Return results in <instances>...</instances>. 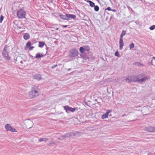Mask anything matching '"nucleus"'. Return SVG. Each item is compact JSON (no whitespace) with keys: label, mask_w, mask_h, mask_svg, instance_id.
<instances>
[{"label":"nucleus","mask_w":155,"mask_h":155,"mask_svg":"<svg viewBox=\"0 0 155 155\" xmlns=\"http://www.w3.org/2000/svg\"><path fill=\"white\" fill-rule=\"evenodd\" d=\"M80 55L81 58L84 60L89 59V58L86 54L85 53L81 54Z\"/></svg>","instance_id":"nucleus-14"},{"label":"nucleus","mask_w":155,"mask_h":155,"mask_svg":"<svg viewBox=\"0 0 155 155\" xmlns=\"http://www.w3.org/2000/svg\"><path fill=\"white\" fill-rule=\"evenodd\" d=\"M87 2L89 4L90 6L91 7H93L95 6V4L94 2L90 0H88Z\"/></svg>","instance_id":"nucleus-20"},{"label":"nucleus","mask_w":155,"mask_h":155,"mask_svg":"<svg viewBox=\"0 0 155 155\" xmlns=\"http://www.w3.org/2000/svg\"><path fill=\"white\" fill-rule=\"evenodd\" d=\"M38 88L36 86L33 87L29 92V96L31 98H35L39 95Z\"/></svg>","instance_id":"nucleus-2"},{"label":"nucleus","mask_w":155,"mask_h":155,"mask_svg":"<svg viewBox=\"0 0 155 155\" xmlns=\"http://www.w3.org/2000/svg\"><path fill=\"white\" fill-rule=\"evenodd\" d=\"M45 46H46V48H47V47H48L47 45L45 44Z\"/></svg>","instance_id":"nucleus-46"},{"label":"nucleus","mask_w":155,"mask_h":155,"mask_svg":"<svg viewBox=\"0 0 155 155\" xmlns=\"http://www.w3.org/2000/svg\"><path fill=\"white\" fill-rule=\"evenodd\" d=\"M71 136H72V133H68L64 135H62L61 136V137L64 138H68Z\"/></svg>","instance_id":"nucleus-15"},{"label":"nucleus","mask_w":155,"mask_h":155,"mask_svg":"<svg viewBox=\"0 0 155 155\" xmlns=\"http://www.w3.org/2000/svg\"><path fill=\"white\" fill-rule=\"evenodd\" d=\"M50 3H53V0H51L50 1Z\"/></svg>","instance_id":"nucleus-45"},{"label":"nucleus","mask_w":155,"mask_h":155,"mask_svg":"<svg viewBox=\"0 0 155 155\" xmlns=\"http://www.w3.org/2000/svg\"><path fill=\"white\" fill-rule=\"evenodd\" d=\"M155 28V25H153L150 27L149 29L150 30H153Z\"/></svg>","instance_id":"nucleus-32"},{"label":"nucleus","mask_w":155,"mask_h":155,"mask_svg":"<svg viewBox=\"0 0 155 155\" xmlns=\"http://www.w3.org/2000/svg\"><path fill=\"white\" fill-rule=\"evenodd\" d=\"M31 44L30 41H28L27 44H26V46L25 47V49H26V48H28L31 46Z\"/></svg>","instance_id":"nucleus-24"},{"label":"nucleus","mask_w":155,"mask_h":155,"mask_svg":"<svg viewBox=\"0 0 155 155\" xmlns=\"http://www.w3.org/2000/svg\"><path fill=\"white\" fill-rule=\"evenodd\" d=\"M58 139H59V140H60V138H58Z\"/></svg>","instance_id":"nucleus-50"},{"label":"nucleus","mask_w":155,"mask_h":155,"mask_svg":"<svg viewBox=\"0 0 155 155\" xmlns=\"http://www.w3.org/2000/svg\"><path fill=\"white\" fill-rule=\"evenodd\" d=\"M35 48V47L34 46H31V47H30L29 48V50H32L34 48Z\"/></svg>","instance_id":"nucleus-36"},{"label":"nucleus","mask_w":155,"mask_h":155,"mask_svg":"<svg viewBox=\"0 0 155 155\" xmlns=\"http://www.w3.org/2000/svg\"><path fill=\"white\" fill-rule=\"evenodd\" d=\"M67 14L66 13L65 15L61 14L59 15V16L62 19L67 20Z\"/></svg>","instance_id":"nucleus-17"},{"label":"nucleus","mask_w":155,"mask_h":155,"mask_svg":"<svg viewBox=\"0 0 155 155\" xmlns=\"http://www.w3.org/2000/svg\"><path fill=\"white\" fill-rule=\"evenodd\" d=\"M41 76L39 74H37L33 76V78L38 81L40 80L41 79Z\"/></svg>","instance_id":"nucleus-13"},{"label":"nucleus","mask_w":155,"mask_h":155,"mask_svg":"<svg viewBox=\"0 0 155 155\" xmlns=\"http://www.w3.org/2000/svg\"><path fill=\"white\" fill-rule=\"evenodd\" d=\"M107 10L108 11H111L112 9L110 8V7H108L107 8H105V11L106 10Z\"/></svg>","instance_id":"nucleus-34"},{"label":"nucleus","mask_w":155,"mask_h":155,"mask_svg":"<svg viewBox=\"0 0 155 155\" xmlns=\"http://www.w3.org/2000/svg\"><path fill=\"white\" fill-rule=\"evenodd\" d=\"M125 81L128 83L137 82V76L130 75L125 79Z\"/></svg>","instance_id":"nucleus-7"},{"label":"nucleus","mask_w":155,"mask_h":155,"mask_svg":"<svg viewBox=\"0 0 155 155\" xmlns=\"http://www.w3.org/2000/svg\"><path fill=\"white\" fill-rule=\"evenodd\" d=\"M137 82L140 84L144 83L148 79V78L144 73H140L137 75Z\"/></svg>","instance_id":"nucleus-3"},{"label":"nucleus","mask_w":155,"mask_h":155,"mask_svg":"<svg viewBox=\"0 0 155 155\" xmlns=\"http://www.w3.org/2000/svg\"><path fill=\"white\" fill-rule=\"evenodd\" d=\"M95 101H97V99H96V100H95Z\"/></svg>","instance_id":"nucleus-49"},{"label":"nucleus","mask_w":155,"mask_h":155,"mask_svg":"<svg viewBox=\"0 0 155 155\" xmlns=\"http://www.w3.org/2000/svg\"><path fill=\"white\" fill-rule=\"evenodd\" d=\"M126 31L124 30H122L120 36L119 40V49L120 50L122 49L124 45L123 41V37L126 34Z\"/></svg>","instance_id":"nucleus-5"},{"label":"nucleus","mask_w":155,"mask_h":155,"mask_svg":"<svg viewBox=\"0 0 155 155\" xmlns=\"http://www.w3.org/2000/svg\"><path fill=\"white\" fill-rule=\"evenodd\" d=\"M57 66V64L55 65H54V66H52V68H55Z\"/></svg>","instance_id":"nucleus-37"},{"label":"nucleus","mask_w":155,"mask_h":155,"mask_svg":"<svg viewBox=\"0 0 155 155\" xmlns=\"http://www.w3.org/2000/svg\"><path fill=\"white\" fill-rule=\"evenodd\" d=\"M134 65H137L138 67H140V66H143V64L139 62H135L133 64Z\"/></svg>","instance_id":"nucleus-21"},{"label":"nucleus","mask_w":155,"mask_h":155,"mask_svg":"<svg viewBox=\"0 0 155 155\" xmlns=\"http://www.w3.org/2000/svg\"><path fill=\"white\" fill-rule=\"evenodd\" d=\"M5 128L7 131H10L12 132H17L16 130L13 128L10 124H7L5 126Z\"/></svg>","instance_id":"nucleus-8"},{"label":"nucleus","mask_w":155,"mask_h":155,"mask_svg":"<svg viewBox=\"0 0 155 155\" xmlns=\"http://www.w3.org/2000/svg\"><path fill=\"white\" fill-rule=\"evenodd\" d=\"M97 104L100 105H101V103L100 102H97Z\"/></svg>","instance_id":"nucleus-40"},{"label":"nucleus","mask_w":155,"mask_h":155,"mask_svg":"<svg viewBox=\"0 0 155 155\" xmlns=\"http://www.w3.org/2000/svg\"><path fill=\"white\" fill-rule=\"evenodd\" d=\"M64 109L66 110L67 112L68 111H70L72 112H74L76 110V108H72L68 106H65L64 107Z\"/></svg>","instance_id":"nucleus-9"},{"label":"nucleus","mask_w":155,"mask_h":155,"mask_svg":"<svg viewBox=\"0 0 155 155\" xmlns=\"http://www.w3.org/2000/svg\"><path fill=\"white\" fill-rule=\"evenodd\" d=\"M84 48L85 51H89L90 50V48L88 46H83Z\"/></svg>","instance_id":"nucleus-25"},{"label":"nucleus","mask_w":155,"mask_h":155,"mask_svg":"<svg viewBox=\"0 0 155 155\" xmlns=\"http://www.w3.org/2000/svg\"><path fill=\"white\" fill-rule=\"evenodd\" d=\"M19 28H21V27H19Z\"/></svg>","instance_id":"nucleus-48"},{"label":"nucleus","mask_w":155,"mask_h":155,"mask_svg":"<svg viewBox=\"0 0 155 155\" xmlns=\"http://www.w3.org/2000/svg\"><path fill=\"white\" fill-rule=\"evenodd\" d=\"M61 26L64 28H66L68 26V25H62Z\"/></svg>","instance_id":"nucleus-38"},{"label":"nucleus","mask_w":155,"mask_h":155,"mask_svg":"<svg viewBox=\"0 0 155 155\" xmlns=\"http://www.w3.org/2000/svg\"><path fill=\"white\" fill-rule=\"evenodd\" d=\"M4 19V17L2 15H1V16L0 18V23H1Z\"/></svg>","instance_id":"nucleus-33"},{"label":"nucleus","mask_w":155,"mask_h":155,"mask_svg":"<svg viewBox=\"0 0 155 155\" xmlns=\"http://www.w3.org/2000/svg\"><path fill=\"white\" fill-rule=\"evenodd\" d=\"M67 20H69L70 18L71 19H75L76 18V16L73 14H67Z\"/></svg>","instance_id":"nucleus-10"},{"label":"nucleus","mask_w":155,"mask_h":155,"mask_svg":"<svg viewBox=\"0 0 155 155\" xmlns=\"http://www.w3.org/2000/svg\"><path fill=\"white\" fill-rule=\"evenodd\" d=\"M10 46L7 45H5L2 50V55L5 59L9 60L10 59V57L9 56L10 53Z\"/></svg>","instance_id":"nucleus-1"},{"label":"nucleus","mask_w":155,"mask_h":155,"mask_svg":"<svg viewBox=\"0 0 155 155\" xmlns=\"http://www.w3.org/2000/svg\"><path fill=\"white\" fill-rule=\"evenodd\" d=\"M80 134V133L79 132H77L75 133H72V136H79V134Z\"/></svg>","instance_id":"nucleus-27"},{"label":"nucleus","mask_w":155,"mask_h":155,"mask_svg":"<svg viewBox=\"0 0 155 155\" xmlns=\"http://www.w3.org/2000/svg\"><path fill=\"white\" fill-rule=\"evenodd\" d=\"M49 48L48 47H47V48H46V49L48 51V49ZM47 53V51L46 52V53Z\"/></svg>","instance_id":"nucleus-41"},{"label":"nucleus","mask_w":155,"mask_h":155,"mask_svg":"<svg viewBox=\"0 0 155 155\" xmlns=\"http://www.w3.org/2000/svg\"><path fill=\"white\" fill-rule=\"evenodd\" d=\"M111 11H113V12H116V10H115V9H112Z\"/></svg>","instance_id":"nucleus-42"},{"label":"nucleus","mask_w":155,"mask_h":155,"mask_svg":"<svg viewBox=\"0 0 155 155\" xmlns=\"http://www.w3.org/2000/svg\"><path fill=\"white\" fill-rule=\"evenodd\" d=\"M94 10L95 11L98 12L99 10V8L98 6L95 5V6H94Z\"/></svg>","instance_id":"nucleus-29"},{"label":"nucleus","mask_w":155,"mask_h":155,"mask_svg":"<svg viewBox=\"0 0 155 155\" xmlns=\"http://www.w3.org/2000/svg\"><path fill=\"white\" fill-rule=\"evenodd\" d=\"M38 47L39 48H42L45 45V43L44 42L38 41Z\"/></svg>","instance_id":"nucleus-19"},{"label":"nucleus","mask_w":155,"mask_h":155,"mask_svg":"<svg viewBox=\"0 0 155 155\" xmlns=\"http://www.w3.org/2000/svg\"><path fill=\"white\" fill-rule=\"evenodd\" d=\"M134 44L133 43L129 45V48L130 49L134 48Z\"/></svg>","instance_id":"nucleus-31"},{"label":"nucleus","mask_w":155,"mask_h":155,"mask_svg":"<svg viewBox=\"0 0 155 155\" xmlns=\"http://www.w3.org/2000/svg\"><path fill=\"white\" fill-rule=\"evenodd\" d=\"M48 139L45 138H40L38 140V141L39 142H41L42 141H44L45 142H46V141L48 140Z\"/></svg>","instance_id":"nucleus-22"},{"label":"nucleus","mask_w":155,"mask_h":155,"mask_svg":"<svg viewBox=\"0 0 155 155\" xmlns=\"http://www.w3.org/2000/svg\"><path fill=\"white\" fill-rule=\"evenodd\" d=\"M29 56L32 59H33L34 58H34V57L33 56H32V55H31V54L29 55Z\"/></svg>","instance_id":"nucleus-39"},{"label":"nucleus","mask_w":155,"mask_h":155,"mask_svg":"<svg viewBox=\"0 0 155 155\" xmlns=\"http://www.w3.org/2000/svg\"><path fill=\"white\" fill-rule=\"evenodd\" d=\"M115 55L117 57H121L120 54L118 51H116L115 53Z\"/></svg>","instance_id":"nucleus-30"},{"label":"nucleus","mask_w":155,"mask_h":155,"mask_svg":"<svg viewBox=\"0 0 155 155\" xmlns=\"http://www.w3.org/2000/svg\"><path fill=\"white\" fill-rule=\"evenodd\" d=\"M17 15L18 18L22 19L25 18L26 12L22 8H20L17 12Z\"/></svg>","instance_id":"nucleus-4"},{"label":"nucleus","mask_w":155,"mask_h":155,"mask_svg":"<svg viewBox=\"0 0 155 155\" xmlns=\"http://www.w3.org/2000/svg\"><path fill=\"white\" fill-rule=\"evenodd\" d=\"M56 29L57 30H58V28H56Z\"/></svg>","instance_id":"nucleus-47"},{"label":"nucleus","mask_w":155,"mask_h":155,"mask_svg":"<svg viewBox=\"0 0 155 155\" xmlns=\"http://www.w3.org/2000/svg\"><path fill=\"white\" fill-rule=\"evenodd\" d=\"M26 124H30V125H26V127L27 128L30 129L33 126L32 125L33 124V122H32L31 120H28V122H26Z\"/></svg>","instance_id":"nucleus-12"},{"label":"nucleus","mask_w":155,"mask_h":155,"mask_svg":"<svg viewBox=\"0 0 155 155\" xmlns=\"http://www.w3.org/2000/svg\"><path fill=\"white\" fill-rule=\"evenodd\" d=\"M45 56V55L42 54H40L38 53L36 54L35 57H34L35 58H39L41 57H43Z\"/></svg>","instance_id":"nucleus-16"},{"label":"nucleus","mask_w":155,"mask_h":155,"mask_svg":"<svg viewBox=\"0 0 155 155\" xmlns=\"http://www.w3.org/2000/svg\"><path fill=\"white\" fill-rule=\"evenodd\" d=\"M127 116L126 114H124L122 116V117H124L125 116Z\"/></svg>","instance_id":"nucleus-43"},{"label":"nucleus","mask_w":155,"mask_h":155,"mask_svg":"<svg viewBox=\"0 0 155 155\" xmlns=\"http://www.w3.org/2000/svg\"><path fill=\"white\" fill-rule=\"evenodd\" d=\"M71 68H69V69H68V71H70L71 70Z\"/></svg>","instance_id":"nucleus-44"},{"label":"nucleus","mask_w":155,"mask_h":155,"mask_svg":"<svg viewBox=\"0 0 155 155\" xmlns=\"http://www.w3.org/2000/svg\"><path fill=\"white\" fill-rule=\"evenodd\" d=\"M111 110H107V112L106 113H107V114L108 115L109 114L110 112H111Z\"/></svg>","instance_id":"nucleus-35"},{"label":"nucleus","mask_w":155,"mask_h":155,"mask_svg":"<svg viewBox=\"0 0 155 155\" xmlns=\"http://www.w3.org/2000/svg\"><path fill=\"white\" fill-rule=\"evenodd\" d=\"M80 51L81 53V54L85 53L84 49L83 47H81L79 48Z\"/></svg>","instance_id":"nucleus-23"},{"label":"nucleus","mask_w":155,"mask_h":155,"mask_svg":"<svg viewBox=\"0 0 155 155\" xmlns=\"http://www.w3.org/2000/svg\"><path fill=\"white\" fill-rule=\"evenodd\" d=\"M108 115L107 114V113H105L103 114L101 117V118L102 119L107 118L108 117Z\"/></svg>","instance_id":"nucleus-26"},{"label":"nucleus","mask_w":155,"mask_h":155,"mask_svg":"<svg viewBox=\"0 0 155 155\" xmlns=\"http://www.w3.org/2000/svg\"><path fill=\"white\" fill-rule=\"evenodd\" d=\"M55 143L53 142V141H51L50 142H49L48 143H47V144L51 146H52L54 145H55Z\"/></svg>","instance_id":"nucleus-28"},{"label":"nucleus","mask_w":155,"mask_h":155,"mask_svg":"<svg viewBox=\"0 0 155 155\" xmlns=\"http://www.w3.org/2000/svg\"><path fill=\"white\" fill-rule=\"evenodd\" d=\"M30 37V35L28 33H25L23 36L25 40H27L29 39Z\"/></svg>","instance_id":"nucleus-18"},{"label":"nucleus","mask_w":155,"mask_h":155,"mask_svg":"<svg viewBox=\"0 0 155 155\" xmlns=\"http://www.w3.org/2000/svg\"><path fill=\"white\" fill-rule=\"evenodd\" d=\"M69 57L71 58H74L78 55V52L76 49H71L69 52Z\"/></svg>","instance_id":"nucleus-6"},{"label":"nucleus","mask_w":155,"mask_h":155,"mask_svg":"<svg viewBox=\"0 0 155 155\" xmlns=\"http://www.w3.org/2000/svg\"><path fill=\"white\" fill-rule=\"evenodd\" d=\"M146 130L150 132H155V127H149L146 128Z\"/></svg>","instance_id":"nucleus-11"}]
</instances>
